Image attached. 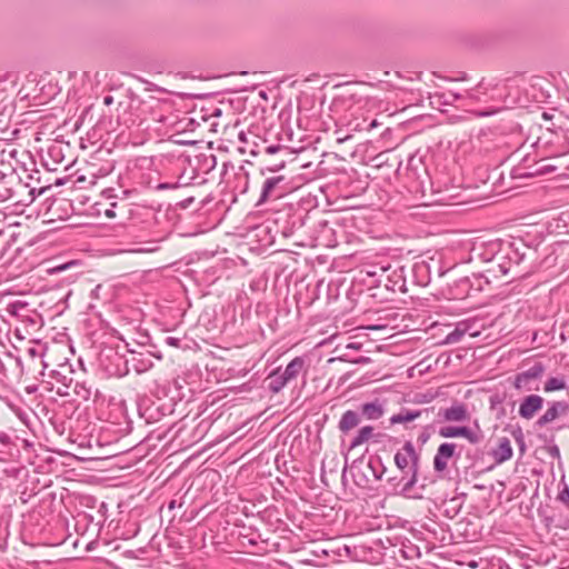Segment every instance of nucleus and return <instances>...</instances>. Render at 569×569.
Returning <instances> with one entry per match:
<instances>
[{
    "label": "nucleus",
    "instance_id": "nucleus-1",
    "mask_svg": "<svg viewBox=\"0 0 569 569\" xmlns=\"http://www.w3.org/2000/svg\"><path fill=\"white\" fill-rule=\"evenodd\" d=\"M418 461L419 457L411 442H406L401 450H399L395 456L396 466L400 470H405L408 468L411 473L410 481L408 483L409 487L413 486L417 482Z\"/></svg>",
    "mask_w": 569,
    "mask_h": 569
},
{
    "label": "nucleus",
    "instance_id": "nucleus-2",
    "mask_svg": "<svg viewBox=\"0 0 569 569\" xmlns=\"http://www.w3.org/2000/svg\"><path fill=\"white\" fill-rule=\"evenodd\" d=\"M559 159H540L535 161L532 164H522L515 169V177H535V176H543L553 172L558 166L556 162Z\"/></svg>",
    "mask_w": 569,
    "mask_h": 569
},
{
    "label": "nucleus",
    "instance_id": "nucleus-3",
    "mask_svg": "<svg viewBox=\"0 0 569 569\" xmlns=\"http://www.w3.org/2000/svg\"><path fill=\"white\" fill-rule=\"evenodd\" d=\"M305 367V361L302 358H295L284 369V371L279 375L273 372L270 375L271 386L273 390L278 391L281 387H283L287 382L292 379H296L298 375Z\"/></svg>",
    "mask_w": 569,
    "mask_h": 569
},
{
    "label": "nucleus",
    "instance_id": "nucleus-4",
    "mask_svg": "<svg viewBox=\"0 0 569 569\" xmlns=\"http://www.w3.org/2000/svg\"><path fill=\"white\" fill-rule=\"evenodd\" d=\"M439 435L443 438L462 437L467 439L470 443H477L479 441V436L467 427H442L439 430Z\"/></svg>",
    "mask_w": 569,
    "mask_h": 569
},
{
    "label": "nucleus",
    "instance_id": "nucleus-5",
    "mask_svg": "<svg viewBox=\"0 0 569 569\" xmlns=\"http://www.w3.org/2000/svg\"><path fill=\"white\" fill-rule=\"evenodd\" d=\"M543 405V399L537 395L527 396L519 407V415L525 419H531Z\"/></svg>",
    "mask_w": 569,
    "mask_h": 569
},
{
    "label": "nucleus",
    "instance_id": "nucleus-6",
    "mask_svg": "<svg viewBox=\"0 0 569 569\" xmlns=\"http://www.w3.org/2000/svg\"><path fill=\"white\" fill-rule=\"evenodd\" d=\"M456 445L442 443L439 446L433 459V467L437 471L442 472L447 469L449 460L453 457Z\"/></svg>",
    "mask_w": 569,
    "mask_h": 569
},
{
    "label": "nucleus",
    "instance_id": "nucleus-7",
    "mask_svg": "<svg viewBox=\"0 0 569 569\" xmlns=\"http://www.w3.org/2000/svg\"><path fill=\"white\" fill-rule=\"evenodd\" d=\"M500 260H505V258H493L487 262L485 272L488 274V277L492 279H499L500 277L507 274L509 269L507 264H509V262H501Z\"/></svg>",
    "mask_w": 569,
    "mask_h": 569
},
{
    "label": "nucleus",
    "instance_id": "nucleus-8",
    "mask_svg": "<svg viewBox=\"0 0 569 569\" xmlns=\"http://www.w3.org/2000/svg\"><path fill=\"white\" fill-rule=\"evenodd\" d=\"M512 455L513 450L510 440L508 438H500L497 448L493 450L496 462L502 463L511 459Z\"/></svg>",
    "mask_w": 569,
    "mask_h": 569
},
{
    "label": "nucleus",
    "instance_id": "nucleus-9",
    "mask_svg": "<svg viewBox=\"0 0 569 569\" xmlns=\"http://www.w3.org/2000/svg\"><path fill=\"white\" fill-rule=\"evenodd\" d=\"M567 409H568L567 405H563V403H560V402H555L538 419L537 423L539 426H545L547 423H550V422L555 421L559 417L560 410H561V412L566 413Z\"/></svg>",
    "mask_w": 569,
    "mask_h": 569
},
{
    "label": "nucleus",
    "instance_id": "nucleus-10",
    "mask_svg": "<svg viewBox=\"0 0 569 569\" xmlns=\"http://www.w3.org/2000/svg\"><path fill=\"white\" fill-rule=\"evenodd\" d=\"M443 417L447 421H465L469 415L463 405H455L443 411Z\"/></svg>",
    "mask_w": 569,
    "mask_h": 569
},
{
    "label": "nucleus",
    "instance_id": "nucleus-11",
    "mask_svg": "<svg viewBox=\"0 0 569 569\" xmlns=\"http://www.w3.org/2000/svg\"><path fill=\"white\" fill-rule=\"evenodd\" d=\"M360 422V419H359V416L357 412L355 411H347L343 413L340 422H339V427L342 431H349L351 429H353L355 427H357Z\"/></svg>",
    "mask_w": 569,
    "mask_h": 569
},
{
    "label": "nucleus",
    "instance_id": "nucleus-12",
    "mask_svg": "<svg viewBox=\"0 0 569 569\" xmlns=\"http://www.w3.org/2000/svg\"><path fill=\"white\" fill-rule=\"evenodd\" d=\"M567 388V383L562 377H551L545 383V392H555L565 390Z\"/></svg>",
    "mask_w": 569,
    "mask_h": 569
},
{
    "label": "nucleus",
    "instance_id": "nucleus-13",
    "mask_svg": "<svg viewBox=\"0 0 569 569\" xmlns=\"http://www.w3.org/2000/svg\"><path fill=\"white\" fill-rule=\"evenodd\" d=\"M373 435V428L370 426L363 427L359 430L357 437L352 441V447L361 446L367 442Z\"/></svg>",
    "mask_w": 569,
    "mask_h": 569
},
{
    "label": "nucleus",
    "instance_id": "nucleus-14",
    "mask_svg": "<svg viewBox=\"0 0 569 569\" xmlns=\"http://www.w3.org/2000/svg\"><path fill=\"white\" fill-rule=\"evenodd\" d=\"M362 413L368 419H378L382 416V409L376 403H366L362 406Z\"/></svg>",
    "mask_w": 569,
    "mask_h": 569
},
{
    "label": "nucleus",
    "instance_id": "nucleus-15",
    "mask_svg": "<svg viewBox=\"0 0 569 569\" xmlns=\"http://www.w3.org/2000/svg\"><path fill=\"white\" fill-rule=\"evenodd\" d=\"M543 373L542 366H533L529 370L520 373V381H529L530 379H535L540 377Z\"/></svg>",
    "mask_w": 569,
    "mask_h": 569
},
{
    "label": "nucleus",
    "instance_id": "nucleus-16",
    "mask_svg": "<svg viewBox=\"0 0 569 569\" xmlns=\"http://www.w3.org/2000/svg\"><path fill=\"white\" fill-rule=\"evenodd\" d=\"M277 183V180L276 179H269L264 182V187H263V193L267 194L269 193L276 186Z\"/></svg>",
    "mask_w": 569,
    "mask_h": 569
},
{
    "label": "nucleus",
    "instance_id": "nucleus-17",
    "mask_svg": "<svg viewBox=\"0 0 569 569\" xmlns=\"http://www.w3.org/2000/svg\"><path fill=\"white\" fill-rule=\"evenodd\" d=\"M559 499H560L561 502H563L569 508V489L568 488H565L560 492Z\"/></svg>",
    "mask_w": 569,
    "mask_h": 569
},
{
    "label": "nucleus",
    "instance_id": "nucleus-18",
    "mask_svg": "<svg viewBox=\"0 0 569 569\" xmlns=\"http://www.w3.org/2000/svg\"><path fill=\"white\" fill-rule=\"evenodd\" d=\"M528 381H520V373L516 377L515 387L521 389Z\"/></svg>",
    "mask_w": 569,
    "mask_h": 569
},
{
    "label": "nucleus",
    "instance_id": "nucleus-19",
    "mask_svg": "<svg viewBox=\"0 0 569 569\" xmlns=\"http://www.w3.org/2000/svg\"><path fill=\"white\" fill-rule=\"evenodd\" d=\"M112 101H113V98H112V97H110V96H108V97H106V98L103 99L104 104H111V103H112Z\"/></svg>",
    "mask_w": 569,
    "mask_h": 569
},
{
    "label": "nucleus",
    "instance_id": "nucleus-20",
    "mask_svg": "<svg viewBox=\"0 0 569 569\" xmlns=\"http://www.w3.org/2000/svg\"><path fill=\"white\" fill-rule=\"evenodd\" d=\"M77 199L81 202V203H84V199H89V197H83L81 194L77 196Z\"/></svg>",
    "mask_w": 569,
    "mask_h": 569
},
{
    "label": "nucleus",
    "instance_id": "nucleus-21",
    "mask_svg": "<svg viewBox=\"0 0 569 569\" xmlns=\"http://www.w3.org/2000/svg\"><path fill=\"white\" fill-rule=\"evenodd\" d=\"M83 181H84V177H82V176L78 177L77 182H83Z\"/></svg>",
    "mask_w": 569,
    "mask_h": 569
},
{
    "label": "nucleus",
    "instance_id": "nucleus-22",
    "mask_svg": "<svg viewBox=\"0 0 569 569\" xmlns=\"http://www.w3.org/2000/svg\"><path fill=\"white\" fill-rule=\"evenodd\" d=\"M79 365H80L81 369H82L83 371H86V369L83 368V362H82V360H81V359H79Z\"/></svg>",
    "mask_w": 569,
    "mask_h": 569
},
{
    "label": "nucleus",
    "instance_id": "nucleus-23",
    "mask_svg": "<svg viewBox=\"0 0 569 569\" xmlns=\"http://www.w3.org/2000/svg\"><path fill=\"white\" fill-rule=\"evenodd\" d=\"M453 336H455V335H450V336H449V340H450L451 342H455V341H456V339L453 338Z\"/></svg>",
    "mask_w": 569,
    "mask_h": 569
},
{
    "label": "nucleus",
    "instance_id": "nucleus-24",
    "mask_svg": "<svg viewBox=\"0 0 569 569\" xmlns=\"http://www.w3.org/2000/svg\"><path fill=\"white\" fill-rule=\"evenodd\" d=\"M416 417H418V415H415V416H410L407 418V420H411V419H415Z\"/></svg>",
    "mask_w": 569,
    "mask_h": 569
},
{
    "label": "nucleus",
    "instance_id": "nucleus-25",
    "mask_svg": "<svg viewBox=\"0 0 569 569\" xmlns=\"http://www.w3.org/2000/svg\"><path fill=\"white\" fill-rule=\"evenodd\" d=\"M268 150H269L270 152H274V151H276V148H271V147H270V148H268Z\"/></svg>",
    "mask_w": 569,
    "mask_h": 569
},
{
    "label": "nucleus",
    "instance_id": "nucleus-26",
    "mask_svg": "<svg viewBox=\"0 0 569 569\" xmlns=\"http://www.w3.org/2000/svg\"><path fill=\"white\" fill-rule=\"evenodd\" d=\"M96 183L94 177H92V180L90 181V184L93 186Z\"/></svg>",
    "mask_w": 569,
    "mask_h": 569
}]
</instances>
